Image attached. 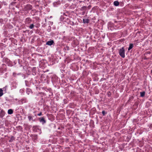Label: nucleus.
Wrapping results in <instances>:
<instances>
[{
  "mask_svg": "<svg viewBox=\"0 0 152 152\" xmlns=\"http://www.w3.org/2000/svg\"><path fill=\"white\" fill-rule=\"evenodd\" d=\"M114 5L115 6H118L119 5V2L117 1H114Z\"/></svg>",
  "mask_w": 152,
  "mask_h": 152,
  "instance_id": "11",
  "label": "nucleus"
},
{
  "mask_svg": "<svg viewBox=\"0 0 152 152\" xmlns=\"http://www.w3.org/2000/svg\"><path fill=\"white\" fill-rule=\"evenodd\" d=\"M28 100L26 98L24 97L19 101V103L20 104H22L23 103H27Z\"/></svg>",
  "mask_w": 152,
  "mask_h": 152,
  "instance_id": "2",
  "label": "nucleus"
},
{
  "mask_svg": "<svg viewBox=\"0 0 152 152\" xmlns=\"http://www.w3.org/2000/svg\"><path fill=\"white\" fill-rule=\"evenodd\" d=\"M119 55L123 58L125 57V49L124 47H122L119 50Z\"/></svg>",
  "mask_w": 152,
  "mask_h": 152,
  "instance_id": "1",
  "label": "nucleus"
},
{
  "mask_svg": "<svg viewBox=\"0 0 152 152\" xmlns=\"http://www.w3.org/2000/svg\"><path fill=\"white\" fill-rule=\"evenodd\" d=\"M89 20L88 19H83V22L84 23H88Z\"/></svg>",
  "mask_w": 152,
  "mask_h": 152,
  "instance_id": "8",
  "label": "nucleus"
},
{
  "mask_svg": "<svg viewBox=\"0 0 152 152\" xmlns=\"http://www.w3.org/2000/svg\"><path fill=\"white\" fill-rule=\"evenodd\" d=\"M23 90H22V89H20V93H23Z\"/></svg>",
  "mask_w": 152,
  "mask_h": 152,
  "instance_id": "18",
  "label": "nucleus"
},
{
  "mask_svg": "<svg viewBox=\"0 0 152 152\" xmlns=\"http://www.w3.org/2000/svg\"><path fill=\"white\" fill-rule=\"evenodd\" d=\"M5 114L3 110H1L0 113V117L2 118L5 115Z\"/></svg>",
  "mask_w": 152,
  "mask_h": 152,
  "instance_id": "6",
  "label": "nucleus"
},
{
  "mask_svg": "<svg viewBox=\"0 0 152 152\" xmlns=\"http://www.w3.org/2000/svg\"><path fill=\"white\" fill-rule=\"evenodd\" d=\"M3 94V90L1 88H0V97L2 96Z\"/></svg>",
  "mask_w": 152,
  "mask_h": 152,
  "instance_id": "13",
  "label": "nucleus"
},
{
  "mask_svg": "<svg viewBox=\"0 0 152 152\" xmlns=\"http://www.w3.org/2000/svg\"><path fill=\"white\" fill-rule=\"evenodd\" d=\"M13 113V111L11 109H10L8 110V113L9 114H12Z\"/></svg>",
  "mask_w": 152,
  "mask_h": 152,
  "instance_id": "9",
  "label": "nucleus"
},
{
  "mask_svg": "<svg viewBox=\"0 0 152 152\" xmlns=\"http://www.w3.org/2000/svg\"><path fill=\"white\" fill-rule=\"evenodd\" d=\"M31 21V19L29 18H26L25 20V23L26 25L29 24Z\"/></svg>",
  "mask_w": 152,
  "mask_h": 152,
  "instance_id": "4",
  "label": "nucleus"
},
{
  "mask_svg": "<svg viewBox=\"0 0 152 152\" xmlns=\"http://www.w3.org/2000/svg\"><path fill=\"white\" fill-rule=\"evenodd\" d=\"M82 9L83 10H85L86 9V7L85 6H83L82 7Z\"/></svg>",
  "mask_w": 152,
  "mask_h": 152,
  "instance_id": "19",
  "label": "nucleus"
},
{
  "mask_svg": "<svg viewBox=\"0 0 152 152\" xmlns=\"http://www.w3.org/2000/svg\"><path fill=\"white\" fill-rule=\"evenodd\" d=\"M28 6L29 7L30 9H31V5H29Z\"/></svg>",
  "mask_w": 152,
  "mask_h": 152,
  "instance_id": "20",
  "label": "nucleus"
},
{
  "mask_svg": "<svg viewBox=\"0 0 152 152\" xmlns=\"http://www.w3.org/2000/svg\"><path fill=\"white\" fill-rule=\"evenodd\" d=\"M54 43V41L53 40L49 41L47 42L46 45H53Z\"/></svg>",
  "mask_w": 152,
  "mask_h": 152,
  "instance_id": "5",
  "label": "nucleus"
},
{
  "mask_svg": "<svg viewBox=\"0 0 152 152\" xmlns=\"http://www.w3.org/2000/svg\"><path fill=\"white\" fill-rule=\"evenodd\" d=\"M145 94V91H143L142 92H140V96L142 97H144Z\"/></svg>",
  "mask_w": 152,
  "mask_h": 152,
  "instance_id": "10",
  "label": "nucleus"
},
{
  "mask_svg": "<svg viewBox=\"0 0 152 152\" xmlns=\"http://www.w3.org/2000/svg\"><path fill=\"white\" fill-rule=\"evenodd\" d=\"M39 122L44 124L46 123V121L45 120V118L44 117H42L39 118Z\"/></svg>",
  "mask_w": 152,
  "mask_h": 152,
  "instance_id": "3",
  "label": "nucleus"
},
{
  "mask_svg": "<svg viewBox=\"0 0 152 152\" xmlns=\"http://www.w3.org/2000/svg\"><path fill=\"white\" fill-rule=\"evenodd\" d=\"M26 93L29 95L32 94V92L30 88H27L26 91Z\"/></svg>",
  "mask_w": 152,
  "mask_h": 152,
  "instance_id": "7",
  "label": "nucleus"
},
{
  "mask_svg": "<svg viewBox=\"0 0 152 152\" xmlns=\"http://www.w3.org/2000/svg\"><path fill=\"white\" fill-rule=\"evenodd\" d=\"M34 25L33 24H31L30 26H29V28L31 29H32L34 27Z\"/></svg>",
  "mask_w": 152,
  "mask_h": 152,
  "instance_id": "14",
  "label": "nucleus"
},
{
  "mask_svg": "<svg viewBox=\"0 0 152 152\" xmlns=\"http://www.w3.org/2000/svg\"><path fill=\"white\" fill-rule=\"evenodd\" d=\"M42 115V112H40L39 113H38L37 114V115L39 116H40Z\"/></svg>",
  "mask_w": 152,
  "mask_h": 152,
  "instance_id": "17",
  "label": "nucleus"
},
{
  "mask_svg": "<svg viewBox=\"0 0 152 152\" xmlns=\"http://www.w3.org/2000/svg\"><path fill=\"white\" fill-rule=\"evenodd\" d=\"M28 118L29 119V121H31L33 120V118L31 116H28Z\"/></svg>",
  "mask_w": 152,
  "mask_h": 152,
  "instance_id": "15",
  "label": "nucleus"
},
{
  "mask_svg": "<svg viewBox=\"0 0 152 152\" xmlns=\"http://www.w3.org/2000/svg\"><path fill=\"white\" fill-rule=\"evenodd\" d=\"M133 47V45L132 44H130L129 45V47L128 49V50H130Z\"/></svg>",
  "mask_w": 152,
  "mask_h": 152,
  "instance_id": "12",
  "label": "nucleus"
},
{
  "mask_svg": "<svg viewBox=\"0 0 152 152\" xmlns=\"http://www.w3.org/2000/svg\"><path fill=\"white\" fill-rule=\"evenodd\" d=\"M102 113L103 115H104L106 113L104 111H103L102 112Z\"/></svg>",
  "mask_w": 152,
  "mask_h": 152,
  "instance_id": "16",
  "label": "nucleus"
}]
</instances>
